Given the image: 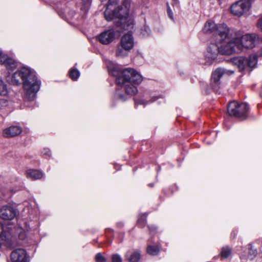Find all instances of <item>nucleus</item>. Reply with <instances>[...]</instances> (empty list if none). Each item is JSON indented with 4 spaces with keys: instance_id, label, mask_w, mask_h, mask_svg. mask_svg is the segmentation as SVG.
<instances>
[{
    "instance_id": "16",
    "label": "nucleus",
    "mask_w": 262,
    "mask_h": 262,
    "mask_svg": "<svg viewBox=\"0 0 262 262\" xmlns=\"http://www.w3.org/2000/svg\"><path fill=\"white\" fill-rule=\"evenodd\" d=\"M21 132L22 129L20 127L14 125L4 129L3 134L5 137L9 138L18 135Z\"/></svg>"
},
{
    "instance_id": "14",
    "label": "nucleus",
    "mask_w": 262,
    "mask_h": 262,
    "mask_svg": "<svg viewBox=\"0 0 262 262\" xmlns=\"http://www.w3.org/2000/svg\"><path fill=\"white\" fill-rule=\"evenodd\" d=\"M121 47L126 51L131 50L134 46V39L130 33L124 34L120 40Z\"/></svg>"
},
{
    "instance_id": "18",
    "label": "nucleus",
    "mask_w": 262,
    "mask_h": 262,
    "mask_svg": "<svg viewBox=\"0 0 262 262\" xmlns=\"http://www.w3.org/2000/svg\"><path fill=\"white\" fill-rule=\"evenodd\" d=\"M82 3V6L81 11L83 13L81 18H84L88 12L90 7L92 0H81Z\"/></svg>"
},
{
    "instance_id": "27",
    "label": "nucleus",
    "mask_w": 262,
    "mask_h": 262,
    "mask_svg": "<svg viewBox=\"0 0 262 262\" xmlns=\"http://www.w3.org/2000/svg\"><path fill=\"white\" fill-rule=\"evenodd\" d=\"M112 261L122 262V258L121 256L118 254H113L112 256Z\"/></svg>"
},
{
    "instance_id": "19",
    "label": "nucleus",
    "mask_w": 262,
    "mask_h": 262,
    "mask_svg": "<svg viewBox=\"0 0 262 262\" xmlns=\"http://www.w3.org/2000/svg\"><path fill=\"white\" fill-rule=\"evenodd\" d=\"M141 254L139 251H134L128 258V262H138L140 259Z\"/></svg>"
},
{
    "instance_id": "3",
    "label": "nucleus",
    "mask_w": 262,
    "mask_h": 262,
    "mask_svg": "<svg viewBox=\"0 0 262 262\" xmlns=\"http://www.w3.org/2000/svg\"><path fill=\"white\" fill-rule=\"evenodd\" d=\"M7 80L14 85H18L23 81L25 98L30 101L36 98L41 85V81L38 80L35 72L26 67L18 70L11 76H8Z\"/></svg>"
},
{
    "instance_id": "15",
    "label": "nucleus",
    "mask_w": 262,
    "mask_h": 262,
    "mask_svg": "<svg viewBox=\"0 0 262 262\" xmlns=\"http://www.w3.org/2000/svg\"><path fill=\"white\" fill-rule=\"evenodd\" d=\"M115 36L114 30L109 29L102 32L98 36V40L101 43L107 45L113 41Z\"/></svg>"
},
{
    "instance_id": "10",
    "label": "nucleus",
    "mask_w": 262,
    "mask_h": 262,
    "mask_svg": "<svg viewBox=\"0 0 262 262\" xmlns=\"http://www.w3.org/2000/svg\"><path fill=\"white\" fill-rule=\"evenodd\" d=\"M17 214V210L10 205H5L0 208V218L4 220H12Z\"/></svg>"
},
{
    "instance_id": "7",
    "label": "nucleus",
    "mask_w": 262,
    "mask_h": 262,
    "mask_svg": "<svg viewBox=\"0 0 262 262\" xmlns=\"http://www.w3.org/2000/svg\"><path fill=\"white\" fill-rule=\"evenodd\" d=\"M249 110V106L247 103H238L236 101H233L228 104L229 114L237 118H245Z\"/></svg>"
},
{
    "instance_id": "11",
    "label": "nucleus",
    "mask_w": 262,
    "mask_h": 262,
    "mask_svg": "<svg viewBox=\"0 0 262 262\" xmlns=\"http://www.w3.org/2000/svg\"><path fill=\"white\" fill-rule=\"evenodd\" d=\"M225 26L226 29H230L228 28L226 24H222L217 25L214 23V22L209 20L207 21L205 25V26L203 28V31L206 33H213L216 38L220 37L221 33H220L219 31H221L220 28L221 26Z\"/></svg>"
},
{
    "instance_id": "31",
    "label": "nucleus",
    "mask_w": 262,
    "mask_h": 262,
    "mask_svg": "<svg viewBox=\"0 0 262 262\" xmlns=\"http://www.w3.org/2000/svg\"><path fill=\"white\" fill-rule=\"evenodd\" d=\"M42 152H43V154L45 155H47V156H50L51 155V151L48 148L44 149Z\"/></svg>"
},
{
    "instance_id": "25",
    "label": "nucleus",
    "mask_w": 262,
    "mask_h": 262,
    "mask_svg": "<svg viewBox=\"0 0 262 262\" xmlns=\"http://www.w3.org/2000/svg\"><path fill=\"white\" fill-rule=\"evenodd\" d=\"M125 50L123 48H118L116 52V55L117 56L124 57L127 55V53Z\"/></svg>"
},
{
    "instance_id": "37",
    "label": "nucleus",
    "mask_w": 262,
    "mask_h": 262,
    "mask_svg": "<svg viewBox=\"0 0 262 262\" xmlns=\"http://www.w3.org/2000/svg\"><path fill=\"white\" fill-rule=\"evenodd\" d=\"M1 246H2V244H1V243H0V248L1 247Z\"/></svg>"
},
{
    "instance_id": "33",
    "label": "nucleus",
    "mask_w": 262,
    "mask_h": 262,
    "mask_svg": "<svg viewBox=\"0 0 262 262\" xmlns=\"http://www.w3.org/2000/svg\"><path fill=\"white\" fill-rule=\"evenodd\" d=\"M70 13L72 14V17H74L76 15H77L74 11H71L70 12Z\"/></svg>"
},
{
    "instance_id": "24",
    "label": "nucleus",
    "mask_w": 262,
    "mask_h": 262,
    "mask_svg": "<svg viewBox=\"0 0 262 262\" xmlns=\"http://www.w3.org/2000/svg\"><path fill=\"white\" fill-rule=\"evenodd\" d=\"M9 101L6 99H0V110H4L8 107Z\"/></svg>"
},
{
    "instance_id": "23",
    "label": "nucleus",
    "mask_w": 262,
    "mask_h": 262,
    "mask_svg": "<svg viewBox=\"0 0 262 262\" xmlns=\"http://www.w3.org/2000/svg\"><path fill=\"white\" fill-rule=\"evenodd\" d=\"M146 215H145L144 214L140 215L138 218V224L141 227H143L144 226L145 223H146Z\"/></svg>"
},
{
    "instance_id": "2",
    "label": "nucleus",
    "mask_w": 262,
    "mask_h": 262,
    "mask_svg": "<svg viewBox=\"0 0 262 262\" xmlns=\"http://www.w3.org/2000/svg\"><path fill=\"white\" fill-rule=\"evenodd\" d=\"M106 65L109 73L116 77V84L123 86L127 94L134 95L138 93L136 85L143 80L142 76L138 72L131 68L121 71L117 64L110 60L106 61Z\"/></svg>"
},
{
    "instance_id": "29",
    "label": "nucleus",
    "mask_w": 262,
    "mask_h": 262,
    "mask_svg": "<svg viewBox=\"0 0 262 262\" xmlns=\"http://www.w3.org/2000/svg\"><path fill=\"white\" fill-rule=\"evenodd\" d=\"M257 26L262 31V16L258 20Z\"/></svg>"
},
{
    "instance_id": "9",
    "label": "nucleus",
    "mask_w": 262,
    "mask_h": 262,
    "mask_svg": "<svg viewBox=\"0 0 262 262\" xmlns=\"http://www.w3.org/2000/svg\"><path fill=\"white\" fill-rule=\"evenodd\" d=\"M229 73H233V72L228 71L224 68H217L212 72L210 79V86L212 89L217 91L221 84L220 79L224 74H229Z\"/></svg>"
},
{
    "instance_id": "4",
    "label": "nucleus",
    "mask_w": 262,
    "mask_h": 262,
    "mask_svg": "<svg viewBox=\"0 0 262 262\" xmlns=\"http://www.w3.org/2000/svg\"><path fill=\"white\" fill-rule=\"evenodd\" d=\"M106 5L104 12L105 19L111 21L118 19L115 21V25L121 29L130 30L134 27V18L129 15V7L127 2H124L121 6L118 5V0H101Z\"/></svg>"
},
{
    "instance_id": "13",
    "label": "nucleus",
    "mask_w": 262,
    "mask_h": 262,
    "mask_svg": "<svg viewBox=\"0 0 262 262\" xmlns=\"http://www.w3.org/2000/svg\"><path fill=\"white\" fill-rule=\"evenodd\" d=\"M0 63L5 66L8 71H13L17 67L16 61L4 53L0 49Z\"/></svg>"
},
{
    "instance_id": "30",
    "label": "nucleus",
    "mask_w": 262,
    "mask_h": 262,
    "mask_svg": "<svg viewBox=\"0 0 262 262\" xmlns=\"http://www.w3.org/2000/svg\"><path fill=\"white\" fill-rule=\"evenodd\" d=\"M115 97L122 101H125L126 99L124 98V96L123 95H117L116 94Z\"/></svg>"
},
{
    "instance_id": "12",
    "label": "nucleus",
    "mask_w": 262,
    "mask_h": 262,
    "mask_svg": "<svg viewBox=\"0 0 262 262\" xmlns=\"http://www.w3.org/2000/svg\"><path fill=\"white\" fill-rule=\"evenodd\" d=\"M12 262H29V256L26 251L22 248L16 249L11 254Z\"/></svg>"
},
{
    "instance_id": "34",
    "label": "nucleus",
    "mask_w": 262,
    "mask_h": 262,
    "mask_svg": "<svg viewBox=\"0 0 262 262\" xmlns=\"http://www.w3.org/2000/svg\"><path fill=\"white\" fill-rule=\"evenodd\" d=\"M158 98L159 97H153L152 98V100L150 101V102H152L155 101L156 100H157L158 99Z\"/></svg>"
},
{
    "instance_id": "8",
    "label": "nucleus",
    "mask_w": 262,
    "mask_h": 262,
    "mask_svg": "<svg viewBox=\"0 0 262 262\" xmlns=\"http://www.w3.org/2000/svg\"><path fill=\"white\" fill-rule=\"evenodd\" d=\"M251 3L248 0H241L233 4L230 7L231 13L234 15L241 16L251 8Z\"/></svg>"
},
{
    "instance_id": "20",
    "label": "nucleus",
    "mask_w": 262,
    "mask_h": 262,
    "mask_svg": "<svg viewBox=\"0 0 262 262\" xmlns=\"http://www.w3.org/2000/svg\"><path fill=\"white\" fill-rule=\"evenodd\" d=\"M147 252L150 255H155L159 253V249L157 246L149 245L147 247Z\"/></svg>"
},
{
    "instance_id": "36",
    "label": "nucleus",
    "mask_w": 262,
    "mask_h": 262,
    "mask_svg": "<svg viewBox=\"0 0 262 262\" xmlns=\"http://www.w3.org/2000/svg\"><path fill=\"white\" fill-rule=\"evenodd\" d=\"M174 2H175V3H177V1H178V0H174Z\"/></svg>"
},
{
    "instance_id": "35",
    "label": "nucleus",
    "mask_w": 262,
    "mask_h": 262,
    "mask_svg": "<svg viewBox=\"0 0 262 262\" xmlns=\"http://www.w3.org/2000/svg\"><path fill=\"white\" fill-rule=\"evenodd\" d=\"M138 104H145V103L144 101L141 100L139 102Z\"/></svg>"
},
{
    "instance_id": "5",
    "label": "nucleus",
    "mask_w": 262,
    "mask_h": 262,
    "mask_svg": "<svg viewBox=\"0 0 262 262\" xmlns=\"http://www.w3.org/2000/svg\"><path fill=\"white\" fill-rule=\"evenodd\" d=\"M20 230L12 225H4L0 222V239L7 248H13L17 245L16 231Z\"/></svg>"
},
{
    "instance_id": "22",
    "label": "nucleus",
    "mask_w": 262,
    "mask_h": 262,
    "mask_svg": "<svg viewBox=\"0 0 262 262\" xmlns=\"http://www.w3.org/2000/svg\"><path fill=\"white\" fill-rule=\"evenodd\" d=\"M231 253V249L228 247H225L222 249L221 255L222 258H226L230 255Z\"/></svg>"
},
{
    "instance_id": "6",
    "label": "nucleus",
    "mask_w": 262,
    "mask_h": 262,
    "mask_svg": "<svg viewBox=\"0 0 262 262\" xmlns=\"http://www.w3.org/2000/svg\"><path fill=\"white\" fill-rule=\"evenodd\" d=\"M238 32L236 31L235 43H236V48L242 51L247 49L253 48L260 40L258 35L255 34H247L243 35L240 39L238 38Z\"/></svg>"
},
{
    "instance_id": "26",
    "label": "nucleus",
    "mask_w": 262,
    "mask_h": 262,
    "mask_svg": "<svg viewBox=\"0 0 262 262\" xmlns=\"http://www.w3.org/2000/svg\"><path fill=\"white\" fill-rule=\"evenodd\" d=\"M95 260L96 262H105V257L100 253H97L95 256Z\"/></svg>"
},
{
    "instance_id": "1",
    "label": "nucleus",
    "mask_w": 262,
    "mask_h": 262,
    "mask_svg": "<svg viewBox=\"0 0 262 262\" xmlns=\"http://www.w3.org/2000/svg\"><path fill=\"white\" fill-rule=\"evenodd\" d=\"M220 28V37L216 38L215 42L211 43L207 49L205 62L206 65L212 64L219 54L230 55L235 52L236 31L232 28L226 29L225 26Z\"/></svg>"
},
{
    "instance_id": "21",
    "label": "nucleus",
    "mask_w": 262,
    "mask_h": 262,
    "mask_svg": "<svg viewBox=\"0 0 262 262\" xmlns=\"http://www.w3.org/2000/svg\"><path fill=\"white\" fill-rule=\"evenodd\" d=\"M80 76L79 71L75 69H71L69 72V76L73 80H76Z\"/></svg>"
},
{
    "instance_id": "28",
    "label": "nucleus",
    "mask_w": 262,
    "mask_h": 262,
    "mask_svg": "<svg viewBox=\"0 0 262 262\" xmlns=\"http://www.w3.org/2000/svg\"><path fill=\"white\" fill-rule=\"evenodd\" d=\"M167 5H168L167 4ZM167 14H168L169 17L171 19H173V13H172V10L170 9V8L169 6H168V8H167Z\"/></svg>"
},
{
    "instance_id": "32",
    "label": "nucleus",
    "mask_w": 262,
    "mask_h": 262,
    "mask_svg": "<svg viewBox=\"0 0 262 262\" xmlns=\"http://www.w3.org/2000/svg\"><path fill=\"white\" fill-rule=\"evenodd\" d=\"M148 228L150 231H154L156 229V227L155 226H149Z\"/></svg>"
},
{
    "instance_id": "17",
    "label": "nucleus",
    "mask_w": 262,
    "mask_h": 262,
    "mask_svg": "<svg viewBox=\"0 0 262 262\" xmlns=\"http://www.w3.org/2000/svg\"><path fill=\"white\" fill-rule=\"evenodd\" d=\"M25 175L27 178L34 180L41 179L43 176L40 171L32 169L27 170Z\"/></svg>"
}]
</instances>
